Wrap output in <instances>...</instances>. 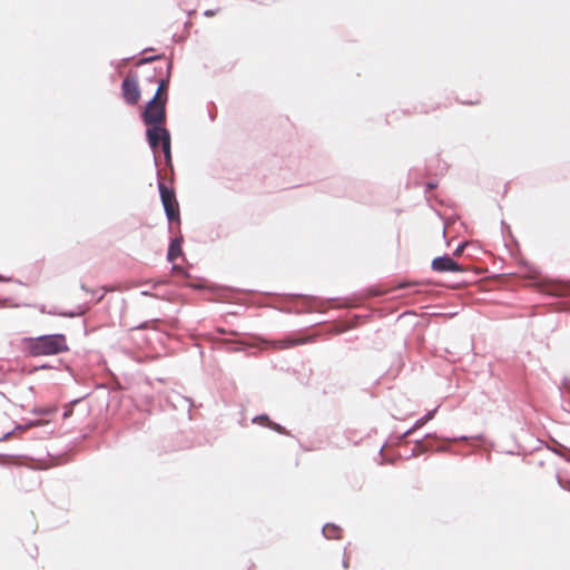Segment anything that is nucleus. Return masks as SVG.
Listing matches in <instances>:
<instances>
[{
	"label": "nucleus",
	"instance_id": "obj_18",
	"mask_svg": "<svg viewBox=\"0 0 570 570\" xmlns=\"http://www.w3.org/2000/svg\"><path fill=\"white\" fill-rule=\"evenodd\" d=\"M215 14H216V11H214V10H207V11H205V16H206V17H214Z\"/></svg>",
	"mask_w": 570,
	"mask_h": 570
},
{
	"label": "nucleus",
	"instance_id": "obj_7",
	"mask_svg": "<svg viewBox=\"0 0 570 570\" xmlns=\"http://www.w3.org/2000/svg\"><path fill=\"white\" fill-rule=\"evenodd\" d=\"M312 341V337H303V338H285L273 342V348L275 350H287L292 348L296 345L305 344L307 342Z\"/></svg>",
	"mask_w": 570,
	"mask_h": 570
},
{
	"label": "nucleus",
	"instance_id": "obj_1",
	"mask_svg": "<svg viewBox=\"0 0 570 570\" xmlns=\"http://www.w3.org/2000/svg\"><path fill=\"white\" fill-rule=\"evenodd\" d=\"M27 350L32 356H47L68 351V345L66 336L62 334L42 335L29 338Z\"/></svg>",
	"mask_w": 570,
	"mask_h": 570
},
{
	"label": "nucleus",
	"instance_id": "obj_2",
	"mask_svg": "<svg viewBox=\"0 0 570 570\" xmlns=\"http://www.w3.org/2000/svg\"><path fill=\"white\" fill-rule=\"evenodd\" d=\"M147 139L153 148L156 149L161 145L163 153L165 155L166 160L169 163L170 155V134L164 126H153L147 129Z\"/></svg>",
	"mask_w": 570,
	"mask_h": 570
},
{
	"label": "nucleus",
	"instance_id": "obj_10",
	"mask_svg": "<svg viewBox=\"0 0 570 570\" xmlns=\"http://www.w3.org/2000/svg\"><path fill=\"white\" fill-rule=\"evenodd\" d=\"M169 76L166 79H161L158 83V88L156 95L154 97H158V100L167 101V90L169 83Z\"/></svg>",
	"mask_w": 570,
	"mask_h": 570
},
{
	"label": "nucleus",
	"instance_id": "obj_17",
	"mask_svg": "<svg viewBox=\"0 0 570 570\" xmlns=\"http://www.w3.org/2000/svg\"><path fill=\"white\" fill-rule=\"evenodd\" d=\"M72 414V409L68 407L63 413V419H68Z\"/></svg>",
	"mask_w": 570,
	"mask_h": 570
},
{
	"label": "nucleus",
	"instance_id": "obj_12",
	"mask_svg": "<svg viewBox=\"0 0 570 570\" xmlns=\"http://www.w3.org/2000/svg\"><path fill=\"white\" fill-rule=\"evenodd\" d=\"M56 412H57L56 406L39 407V409L33 410V413L40 414V415H49V414H53Z\"/></svg>",
	"mask_w": 570,
	"mask_h": 570
},
{
	"label": "nucleus",
	"instance_id": "obj_11",
	"mask_svg": "<svg viewBox=\"0 0 570 570\" xmlns=\"http://www.w3.org/2000/svg\"><path fill=\"white\" fill-rule=\"evenodd\" d=\"M434 412H435V411H430L425 416H423V417L419 419V420L415 422L414 426H413L411 430H409V431L405 433V435L410 434V433H411L412 431H414V430H417V429L422 428L426 422H429V421L433 417Z\"/></svg>",
	"mask_w": 570,
	"mask_h": 570
},
{
	"label": "nucleus",
	"instance_id": "obj_14",
	"mask_svg": "<svg viewBox=\"0 0 570 570\" xmlns=\"http://www.w3.org/2000/svg\"><path fill=\"white\" fill-rule=\"evenodd\" d=\"M254 421H259V422H268V425L272 426L273 429H275L276 431H279L281 428L279 425H276V424H272L268 420V416L266 415H263V416H258L256 417Z\"/></svg>",
	"mask_w": 570,
	"mask_h": 570
},
{
	"label": "nucleus",
	"instance_id": "obj_4",
	"mask_svg": "<svg viewBox=\"0 0 570 570\" xmlns=\"http://www.w3.org/2000/svg\"><path fill=\"white\" fill-rule=\"evenodd\" d=\"M166 101L158 100V97H154L146 106L142 114L144 121L149 127L163 126L166 119Z\"/></svg>",
	"mask_w": 570,
	"mask_h": 570
},
{
	"label": "nucleus",
	"instance_id": "obj_3",
	"mask_svg": "<svg viewBox=\"0 0 570 570\" xmlns=\"http://www.w3.org/2000/svg\"><path fill=\"white\" fill-rule=\"evenodd\" d=\"M161 203L169 222H180L179 205L174 189L167 187L164 183L158 185Z\"/></svg>",
	"mask_w": 570,
	"mask_h": 570
},
{
	"label": "nucleus",
	"instance_id": "obj_19",
	"mask_svg": "<svg viewBox=\"0 0 570 570\" xmlns=\"http://www.w3.org/2000/svg\"><path fill=\"white\" fill-rule=\"evenodd\" d=\"M102 291H104V293L99 296L98 301L102 299L104 294H105L106 292H108L109 289H108V288H106V287H102Z\"/></svg>",
	"mask_w": 570,
	"mask_h": 570
},
{
	"label": "nucleus",
	"instance_id": "obj_6",
	"mask_svg": "<svg viewBox=\"0 0 570 570\" xmlns=\"http://www.w3.org/2000/svg\"><path fill=\"white\" fill-rule=\"evenodd\" d=\"M431 266L433 271L439 273L463 271V268L448 255L434 258Z\"/></svg>",
	"mask_w": 570,
	"mask_h": 570
},
{
	"label": "nucleus",
	"instance_id": "obj_13",
	"mask_svg": "<svg viewBox=\"0 0 570 570\" xmlns=\"http://www.w3.org/2000/svg\"><path fill=\"white\" fill-rule=\"evenodd\" d=\"M46 423H47V422H45V421H40V420H38V421L31 422V423H29V424H27V425H24V426H22V425H17V426H16V430H19V431H26L27 429H29V428H31V426H39V425H42V424H46Z\"/></svg>",
	"mask_w": 570,
	"mask_h": 570
},
{
	"label": "nucleus",
	"instance_id": "obj_9",
	"mask_svg": "<svg viewBox=\"0 0 570 570\" xmlns=\"http://www.w3.org/2000/svg\"><path fill=\"white\" fill-rule=\"evenodd\" d=\"M181 245L179 239L171 240L168 249V261L174 262L177 257L181 255Z\"/></svg>",
	"mask_w": 570,
	"mask_h": 570
},
{
	"label": "nucleus",
	"instance_id": "obj_16",
	"mask_svg": "<svg viewBox=\"0 0 570 570\" xmlns=\"http://www.w3.org/2000/svg\"><path fill=\"white\" fill-rule=\"evenodd\" d=\"M158 57H148V58H144L141 59L138 65H142V63H148V62H151L154 61L155 59H157Z\"/></svg>",
	"mask_w": 570,
	"mask_h": 570
},
{
	"label": "nucleus",
	"instance_id": "obj_15",
	"mask_svg": "<svg viewBox=\"0 0 570 570\" xmlns=\"http://www.w3.org/2000/svg\"><path fill=\"white\" fill-rule=\"evenodd\" d=\"M559 484L562 489L570 492V480H559Z\"/></svg>",
	"mask_w": 570,
	"mask_h": 570
},
{
	"label": "nucleus",
	"instance_id": "obj_20",
	"mask_svg": "<svg viewBox=\"0 0 570 570\" xmlns=\"http://www.w3.org/2000/svg\"><path fill=\"white\" fill-rule=\"evenodd\" d=\"M11 434L12 432H7L1 440H7Z\"/></svg>",
	"mask_w": 570,
	"mask_h": 570
},
{
	"label": "nucleus",
	"instance_id": "obj_5",
	"mask_svg": "<svg viewBox=\"0 0 570 570\" xmlns=\"http://www.w3.org/2000/svg\"><path fill=\"white\" fill-rule=\"evenodd\" d=\"M122 98L128 105H136L140 99V89L138 79L134 75H128L121 83Z\"/></svg>",
	"mask_w": 570,
	"mask_h": 570
},
{
	"label": "nucleus",
	"instance_id": "obj_8",
	"mask_svg": "<svg viewBox=\"0 0 570 570\" xmlns=\"http://www.w3.org/2000/svg\"><path fill=\"white\" fill-rule=\"evenodd\" d=\"M549 292L557 296H566L570 294V284L553 283L550 285Z\"/></svg>",
	"mask_w": 570,
	"mask_h": 570
}]
</instances>
